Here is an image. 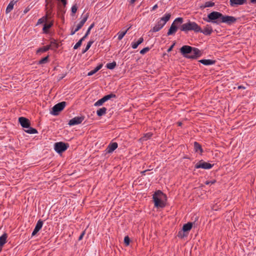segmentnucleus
Listing matches in <instances>:
<instances>
[{
  "mask_svg": "<svg viewBox=\"0 0 256 256\" xmlns=\"http://www.w3.org/2000/svg\"><path fill=\"white\" fill-rule=\"evenodd\" d=\"M77 10V7L76 5L73 6L72 7V12L73 14H75Z\"/></svg>",
  "mask_w": 256,
  "mask_h": 256,
  "instance_id": "47",
  "label": "nucleus"
},
{
  "mask_svg": "<svg viewBox=\"0 0 256 256\" xmlns=\"http://www.w3.org/2000/svg\"><path fill=\"white\" fill-rule=\"evenodd\" d=\"M236 18L233 16L222 14V17L220 21L222 23H224L228 26H230L234 24L236 22Z\"/></svg>",
  "mask_w": 256,
  "mask_h": 256,
  "instance_id": "8",
  "label": "nucleus"
},
{
  "mask_svg": "<svg viewBox=\"0 0 256 256\" xmlns=\"http://www.w3.org/2000/svg\"><path fill=\"white\" fill-rule=\"evenodd\" d=\"M222 17V14L218 12H212L208 14L206 18H204V20L208 22H212L216 24H220L222 23L220 21Z\"/></svg>",
  "mask_w": 256,
  "mask_h": 256,
  "instance_id": "4",
  "label": "nucleus"
},
{
  "mask_svg": "<svg viewBox=\"0 0 256 256\" xmlns=\"http://www.w3.org/2000/svg\"><path fill=\"white\" fill-rule=\"evenodd\" d=\"M30 10V8H26L24 11V14H26L27 13L28 11Z\"/></svg>",
  "mask_w": 256,
  "mask_h": 256,
  "instance_id": "52",
  "label": "nucleus"
},
{
  "mask_svg": "<svg viewBox=\"0 0 256 256\" xmlns=\"http://www.w3.org/2000/svg\"><path fill=\"white\" fill-rule=\"evenodd\" d=\"M106 110L107 108H106L102 107L96 111V114L98 116H102L106 114Z\"/></svg>",
  "mask_w": 256,
  "mask_h": 256,
  "instance_id": "24",
  "label": "nucleus"
},
{
  "mask_svg": "<svg viewBox=\"0 0 256 256\" xmlns=\"http://www.w3.org/2000/svg\"><path fill=\"white\" fill-rule=\"evenodd\" d=\"M238 89H244L245 88L242 86H238Z\"/></svg>",
  "mask_w": 256,
  "mask_h": 256,
  "instance_id": "53",
  "label": "nucleus"
},
{
  "mask_svg": "<svg viewBox=\"0 0 256 256\" xmlns=\"http://www.w3.org/2000/svg\"><path fill=\"white\" fill-rule=\"evenodd\" d=\"M246 3V0H230V4L232 7L243 5Z\"/></svg>",
  "mask_w": 256,
  "mask_h": 256,
  "instance_id": "16",
  "label": "nucleus"
},
{
  "mask_svg": "<svg viewBox=\"0 0 256 256\" xmlns=\"http://www.w3.org/2000/svg\"><path fill=\"white\" fill-rule=\"evenodd\" d=\"M50 49V46H42V48H39L37 51L36 52H44Z\"/></svg>",
  "mask_w": 256,
  "mask_h": 256,
  "instance_id": "28",
  "label": "nucleus"
},
{
  "mask_svg": "<svg viewBox=\"0 0 256 256\" xmlns=\"http://www.w3.org/2000/svg\"><path fill=\"white\" fill-rule=\"evenodd\" d=\"M84 40L81 38L74 46V49L76 50L82 44V42Z\"/></svg>",
  "mask_w": 256,
  "mask_h": 256,
  "instance_id": "39",
  "label": "nucleus"
},
{
  "mask_svg": "<svg viewBox=\"0 0 256 256\" xmlns=\"http://www.w3.org/2000/svg\"><path fill=\"white\" fill-rule=\"evenodd\" d=\"M158 4H155L154 6H153V7L152 8V10H156L157 8H158Z\"/></svg>",
  "mask_w": 256,
  "mask_h": 256,
  "instance_id": "51",
  "label": "nucleus"
},
{
  "mask_svg": "<svg viewBox=\"0 0 256 256\" xmlns=\"http://www.w3.org/2000/svg\"><path fill=\"white\" fill-rule=\"evenodd\" d=\"M50 14L51 12L50 10L47 11L46 14L44 16L38 20L36 25H39L40 24L46 22L48 20V18L50 17Z\"/></svg>",
  "mask_w": 256,
  "mask_h": 256,
  "instance_id": "17",
  "label": "nucleus"
},
{
  "mask_svg": "<svg viewBox=\"0 0 256 256\" xmlns=\"http://www.w3.org/2000/svg\"><path fill=\"white\" fill-rule=\"evenodd\" d=\"M144 42L143 38H140L136 42H132L131 44V46L132 48L136 49L138 46Z\"/></svg>",
  "mask_w": 256,
  "mask_h": 256,
  "instance_id": "21",
  "label": "nucleus"
},
{
  "mask_svg": "<svg viewBox=\"0 0 256 256\" xmlns=\"http://www.w3.org/2000/svg\"><path fill=\"white\" fill-rule=\"evenodd\" d=\"M214 5V3L212 2H208L205 4V7H212Z\"/></svg>",
  "mask_w": 256,
  "mask_h": 256,
  "instance_id": "44",
  "label": "nucleus"
},
{
  "mask_svg": "<svg viewBox=\"0 0 256 256\" xmlns=\"http://www.w3.org/2000/svg\"><path fill=\"white\" fill-rule=\"evenodd\" d=\"M116 66V62H112L108 63L106 65V67L107 68L110 70H113Z\"/></svg>",
  "mask_w": 256,
  "mask_h": 256,
  "instance_id": "33",
  "label": "nucleus"
},
{
  "mask_svg": "<svg viewBox=\"0 0 256 256\" xmlns=\"http://www.w3.org/2000/svg\"><path fill=\"white\" fill-rule=\"evenodd\" d=\"M216 182V181L215 180H210V181L207 180L205 182V184L206 185L212 184H214Z\"/></svg>",
  "mask_w": 256,
  "mask_h": 256,
  "instance_id": "48",
  "label": "nucleus"
},
{
  "mask_svg": "<svg viewBox=\"0 0 256 256\" xmlns=\"http://www.w3.org/2000/svg\"><path fill=\"white\" fill-rule=\"evenodd\" d=\"M47 5H48V4H46V9H47V8H47Z\"/></svg>",
  "mask_w": 256,
  "mask_h": 256,
  "instance_id": "59",
  "label": "nucleus"
},
{
  "mask_svg": "<svg viewBox=\"0 0 256 256\" xmlns=\"http://www.w3.org/2000/svg\"><path fill=\"white\" fill-rule=\"evenodd\" d=\"M84 119V116H76L69 120L68 124L70 126H72L80 124Z\"/></svg>",
  "mask_w": 256,
  "mask_h": 256,
  "instance_id": "11",
  "label": "nucleus"
},
{
  "mask_svg": "<svg viewBox=\"0 0 256 256\" xmlns=\"http://www.w3.org/2000/svg\"><path fill=\"white\" fill-rule=\"evenodd\" d=\"M148 170H144V171L142 172V174H145L147 171H148Z\"/></svg>",
  "mask_w": 256,
  "mask_h": 256,
  "instance_id": "55",
  "label": "nucleus"
},
{
  "mask_svg": "<svg viewBox=\"0 0 256 256\" xmlns=\"http://www.w3.org/2000/svg\"><path fill=\"white\" fill-rule=\"evenodd\" d=\"M4 244L2 242H0V248H2V246H3Z\"/></svg>",
  "mask_w": 256,
  "mask_h": 256,
  "instance_id": "56",
  "label": "nucleus"
},
{
  "mask_svg": "<svg viewBox=\"0 0 256 256\" xmlns=\"http://www.w3.org/2000/svg\"><path fill=\"white\" fill-rule=\"evenodd\" d=\"M53 25L52 22H51L49 24H44V27L42 28V30L44 33L48 34V29L50 28Z\"/></svg>",
  "mask_w": 256,
  "mask_h": 256,
  "instance_id": "25",
  "label": "nucleus"
},
{
  "mask_svg": "<svg viewBox=\"0 0 256 256\" xmlns=\"http://www.w3.org/2000/svg\"><path fill=\"white\" fill-rule=\"evenodd\" d=\"M48 57L49 56H48L42 58L38 62V64H46L47 62H48Z\"/></svg>",
  "mask_w": 256,
  "mask_h": 256,
  "instance_id": "35",
  "label": "nucleus"
},
{
  "mask_svg": "<svg viewBox=\"0 0 256 256\" xmlns=\"http://www.w3.org/2000/svg\"><path fill=\"white\" fill-rule=\"evenodd\" d=\"M66 105V102H62L55 104L50 112V114L54 116L58 115L59 112L64 110Z\"/></svg>",
  "mask_w": 256,
  "mask_h": 256,
  "instance_id": "6",
  "label": "nucleus"
},
{
  "mask_svg": "<svg viewBox=\"0 0 256 256\" xmlns=\"http://www.w3.org/2000/svg\"><path fill=\"white\" fill-rule=\"evenodd\" d=\"M214 164L206 162L203 160L199 161L195 165L196 168H203L204 170H209L212 168Z\"/></svg>",
  "mask_w": 256,
  "mask_h": 256,
  "instance_id": "9",
  "label": "nucleus"
},
{
  "mask_svg": "<svg viewBox=\"0 0 256 256\" xmlns=\"http://www.w3.org/2000/svg\"><path fill=\"white\" fill-rule=\"evenodd\" d=\"M170 16L171 14L170 13H166L160 19L166 24V23L170 20Z\"/></svg>",
  "mask_w": 256,
  "mask_h": 256,
  "instance_id": "27",
  "label": "nucleus"
},
{
  "mask_svg": "<svg viewBox=\"0 0 256 256\" xmlns=\"http://www.w3.org/2000/svg\"><path fill=\"white\" fill-rule=\"evenodd\" d=\"M188 233H186V232H184L182 230L179 231L178 234V236L180 238H183L184 236H187Z\"/></svg>",
  "mask_w": 256,
  "mask_h": 256,
  "instance_id": "38",
  "label": "nucleus"
},
{
  "mask_svg": "<svg viewBox=\"0 0 256 256\" xmlns=\"http://www.w3.org/2000/svg\"><path fill=\"white\" fill-rule=\"evenodd\" d=\"M250 2L252 4H256V0H250Z\"/></svg>",
  "mask_w": 256,
  "mask_h": 256,
  "instance_id": "54",
  "label": "nucleus"
},
{
  "mask_svg": "<svg viewBox=\"0 0 256 256\" xmlns=\"http://www.w3.org/2000/svg\"><path fill=\"white\" fill-rule=\"evenodd\" d=\"M192 226L193 222H188L184 224L182 230L184 232L188 233V232L192 229Z\"/></svg>",
  "mask_w": 256,
  "mask_h": 256,
  "instance_id": "19",
  "label": "nucleus"
},
{
  "mask_svg": "<svg viewBox=\"0 0 256 256\" xmlns=\"http://www.w3.org/2000/svg\"><path fill=\"white\" fill-rule=\"evenodd\" d=\"M180 52L185 58L192 60L197 59L202 56V52L198 48L187 45L180 48Z\"/></svg>",
  "mask_w": 256,
  "mask_h": 256,
  "instance_id": "1",
  "label": "nucleus"
},
{
  "mask_svg": "<svg viewBox=\"0 0 256 256\" xmlns=\"http://www.w3.org/2000/svg\"><path fill=\"white\" fill-rule=\"evenodd\" d=\"M162 29V28L160 27V26L158 24H157L153 27V28L150 30V32H157L160 30Z\"/></svg>",
  "mask_w": 256,
  "mask_h": 256,
  "instance_id": "40",
  "label": "nucleus"
},
{
  "mask_svg": "<svg viewBox=\"0 0 256 256\" xmlns=\"http://www.w3.org/2000/svg\"><path fill=\"white\" fill-rule=\"evenodd\" d=\"M174 45V44L170 46V48L168 50V52H170L172 50Z\"/></svg>",
  "mask_w": 256,
  "mask_h": 256,
  "instance_id": "50",
  "label": "nucleus"
},
{
  "mask_svg": "<svg viewBox=\"0 0 256 256\" xmlns=\"http://www.w3.org/2000/svg\"><path fill=\"white\" fill-rule=\"evenodd\" d=\"M150 48L148 47L144 48L140 51V54H144L148 52Z\"/></svg>",
  "mask_w": 256,
  "mask_h": 256,
  "instance_id": "42",
  "label": "nucleus"
},
{
  "mask_svg": "<svg viewBox=\"0 0 256 256\" xmlns=\"http://www.w3.org/2000/svg\"><path fill=\"white\" fill-rule=\"evenodd\" d=\"M200 27L194 22L188 20V22L184 24H182L180 26V30L186 33L188 31L193 30L195 32H199L200 31Z\"/></svg>",
  "mask_w": 256,
  "mask_h": 256,
  "instance_id": "2",
  "label": "nucleus"
},
{
  "mask_svg": "<svg viewBox=\"0 0 256 256\" xmlns=\"http://www.w3.org/2000/svg\"><path fill=\"white\" fill-rule=\"evenodd\" d=\"M135 1L136 0H131V2L134 3Z\"/></svg>",
  "mask_w": 256,
  "mask_h": 256,
  "instance_id": "57",
  "label": "nucleus"
},
{
  "mask_svg": "<svg viewBox=\"0 0 256 256\" xmlns=\"http://www.w3.org/2000/svg\"><path fill=\"white\" fill-rule=\"evenodd\" d=\"M118 146L116 142H110L106 150V152L107 154L112 153Z\"/></svg>",
  "mask_w": 256,
  "mask_h": 256,
  "instance_id": "14",
  "label": "nucleus"
},
{
  "mask_svg": "<svg viewBox=\"0 0 256 256\" xmlns=\"http://www.w3.org/2000/svg\"><path fill=\"white\" fill-rule=\"evenodd\" d=\"M18 122L20 124L21 126L24 128H28V126H30V120L24 118V117H20L18 118Z\"/></svg>",
  "mask_w": 256,
  "mask_h": 256,
  "instance_id": "13",
  "label": "nucleus"
},
{
  "mask_svg": "<svg viewBox=\"0 0 256 256\" xmlns=\"http://www.w3.org/2000/svg\"><path fill=\"white\" fill-rule=\"evenodd\" d=\"M199 32L203 34L205 36H210L213 32L212 26L210 24H206L203 29L200 28Z\"/></svg>",
  "mask_w": 256,
  "mask_h": 256,
  "instance_id": "12",
  "label": "nucleus"
},
{
  "mask_svg": "<svg viewBox=\"0 0 256 256\" xmlns=\"http://www.w3.org/2000/svg\"><path fill=\"white\" fill-rule=\"evenodd\" d=\"M7 234L4 233L2 236H0V242H2L4 244L6 242Z\"/></svg>",
  "mask_w": 256,
  "mask_h": 256,
  "instance_id": "34",
  "label": "nucleus"
},
{
  "mask_svg": "<svg viewBox=\"0 0 256 256\" xmlns=\"http://www.w3.org/2000/svg\"><path fill=\"white\" fill-rule=\"evenodd\" d=\"M16 2H17V0H16L15 2L12 0V1H11L9 3V4L7 6L6 10V14H8L12 10V9L14 8V4H16Z\"/></svg>",
  "mask_w": 256,
  "mask_h": 256,
  "instance_id": "20",
  "label": "nucleus"
},
{
  "mask_svg": "<svg viewBox=\"0 0 256 256\" xmlns=\"http://www.w3.org/2000/svg\"><path fill=\"white\" fill-rule=\"evenodd\" d=\"M194 150L196 152H200L202 154L203 152V150L202 148L201 145L196 142H194Z\"/></svg>",
  "mask_w": 256,
  "mask_h": 256,
  "instance_id": "22",
  "label": "nucleus"
},
{
  "mask_svg": "<svg viewBox=\"0 0 256 256\" xmlns=\"http://www.w3.org/2000/svg\"><path fill=\"white\" fill-rule=\"evenodd\" d=\"M166 196L162 191L158 190L156 191L153 194V200L154 206L157 208H164L165 206L164 199H166Z\"/></svg>",
  "mask_w": 256,
  "mask_h": 256,
  "instance_id": "3",
  "label": "nucleus"
},
{
  "mask_svg": "<svg viewBox=\"0 0 256 256\" xmlns=\"http://www.w3.org/2000/svg\"><path fill=\"white\" fill-rule=\"evenodd\" d=\"M181 124H182V123H181V122H180V123L178 124V125H179V126H181Z\"/></svg>",
  "mask_w": 256,
  "mask_h": 256,
  "instance_id": "58",
  "label": "nucleus"
},
{
  "mask_svg": "<svg viewBox=\"0 0 256 256\" xmlns=\"http://www.w3.org/2000/svg\"><path fill=\"white\" fill-rule=\"evenodd\" d=\"M94 23H92V24H91L90 26L88 27L84 36L82 38L84 40L86 38V37L89 35L91 30L94 28Z\"/></svg>",
  "mask_w": 256,
  "mask_h": 256,
  "instance_id": "30",
  "label": "nucleus"
},
{
  "mask_svg": "<svg viewBox=\"0 0 256 256\" xmlns=\"http://www.w3.org/2000/svg\"><path fill=\"white\" fill-rule=\"evenodd\" d=\"M2 250V248H0V252H1Z\"/></svg>",
  "mask_w": 256,
  "mask_h": 256,
  "instance_id": "60",
  "label": "nucleus"
},
{
  "mask_svg": "<svg viewBox=\"0 0 256 256\" xmlns=\"http://www.w3.org/2000/svg\"><path fill=\"white\" fill-rule=\"evenodd\" d=\"M50 48L52 46H54L56 48H58V44L55 40H53L51 41L50 44Z\"/></svg>",
  "mask_w": 256,
  "mask_h": 256,
  "instance_id": "43",
  "label": "nucleus"
},
{
  "mask_svg": "<svg viewBox=\"0 0 256 256\" xmlns=\"http://www.w3.org/2000/svg\"><path fill=\"white\" fill-rule=\"evenodd\" d=\"M152 134L150 132H148L142 138V140L144 141V140H146L148 139H150L152 136Z\"/></svg>",
  "mask_w": 256,
  "mask_h": 256,
  "instance_id": "37",
  "label": "nucleus"
},
{
  "mask_svg": "<svg viewBox=\"0 0 256 256\" xmlns=\"http://www.w3.org/2000/svg\"><path fill=\"white\" fill-rule=\"evenodd\" d=\"M94 40H90L88 42L86 48L82 50V54H84L85 52H86L89 50V48H90L91 46L94 43Z\"/></svg>",
  "mask_w": 256,
  "mask_h": 256,
  "instance_id": "31",
  "label": "nucleus"
},
{
  "mask_svg": "<svg viewBox=\"0 0 256 256\" xmlns=\"http://www.w3.org/2000/svg\"><path fill=\"white\" fill-rule=\"evenodd\" d=\"M106 102V100H105V99L103 97L102 98L98 100L97 102H96L94 104V106H102L104 102Z\"/></svg>",
  "mask_w": 256,
  "mask_h": 256,
  "instance_id": "32",
  "label": "nucleus"
},
{
  "mask_svg": "<svg viewBox=\"0 0 256 256\" xmlns=\"http://www.w3.org/2000/svg\"><path fill=\"white\" fill-rule=\"evenodd\" d=\"M69 147V144L63 142H58L54 144V150L58 154H60L66 150Z\"/></svg>",
  "mask_w": 256,
  "mask_h": 256,
  "instance_id": "7",
  "label": "nucleus"
},
{
  "mask_svg": "<svg viewBox=\"0 0 256 256\" xmlns=\"http://www.w3.org/2000/svg\"><path fill=\"white\" fill-rule=\"evenodd\" d=\"M198 62L205 66L212 65L216 63L215 60H209V59L200 60Z\"/></svg>",
  "mask_w": 256,
  "mask_h": 256,
  "instance_id": "18",
  "label": "nucleus"
},
{
  "mask_svg": "<svg viewBox=\"0 0 256 256\" xmlns=\"http://www.w3.org/2000/svg\"><path fill=\"white\" fill-rule=\"evenodd\" d=\"M102 66L103 65L102 64H98L93 70L89 72L88 74V76H91L94 74L95 73H96L97 72H98L102 68Z\"/></svg>",
  "mask_w": 256,
  "mask_h": 256,
  "instance_id": "23",
  "label": "nucleus"
},
{
  "mask_svg": "<svg viewBox=\"0 0 256 256\" xmlns=\"http://www.w3.org/2000/svg\"><path fill=\"white\" fill-rule=\"evenodd\" d=\"M43 226V222L41 220H39L36 224V226L32 232V236H35L42 228V226Z\"/></svg>",
  "mask_w": 256,
  "mask_h": 256,
  "instance_id": "15",
  "label": "nucleus"
},
{
  "mask_svg": "<svg viewBox=\"0 0 256 256\" xmlns=\"http://www.w3.org/2000/svg\"><path fill=\"white\" fill-rule=\"evenodd\" d=\"M88 17V14L87 13L84 16L82 20L77 25L76 28L74 30L73 28L72 29L71 32H70V35H74L76 32H78V30H80L82 27V26L84 25V24L87 20Z\"/></svg>",
  "mask_w": 256,
  "mask_h": 256,
  "instance_id": "10",
  "label": "nucleus"
},
{
  "mask_svg": "<svg viewBox=\"0 0 256 256\" xmlns=\"http://www.w3.org/2000/svg\"><path fill=\"white\" fill-rule=\"evenodd\" d=\"M124 242L126 246L130 244V239L128 236H126L124 238Z\"/></svg>",
  "mask_w": 256,
  "mask_h": 256,
  "instance_id": "46",
  "label": "nucleus"
},
{
  "mask_svg": "<svg viewBox=\"0 0 256 256\" xmlns=\"http://www.w3.org/2000/svg\"><path fill=\"white\" fill-rule=\"evenodd\" d=\"M129 29H130V28H127L125 31H120L118 33V38L119 40H121L124 38V36L126 34L127 32L128 31V30Z\"/></svg>",
  "mask_w": 256,
  "mask_h": 256,
  "instance_id": "29",
  "label": "nucleus"
},
{
  "mask_svg": "<svg viewBox=\"0 0 256 256\" xmlns=\"http://www.w3.org/2000/svg\"><path fill=\"white\" fill-rule=\"evenodd\" d=\"M58 0L59 1V2H60L62 3V4L63 5V8L62 6L60 8L61 11L63 12H64V10H63L62 8L64 9V7L66 5V4H67L66 0Z\"/></svg>",
  "mask_w": 256,
  "mask_h": 256,
  "instance_id": "41",
  "label": "nucleus"
},
{
  "mask_svg": "<svg viewBox=\"0 0 256 256\" xmlns=\"http://www.w3.org/2000/svg\"><path fill=\"white\" fill-rule=\"evenodd\" d=\"M184 22V19L182 18H176L172 23V24L170 28L167 32V36H172L176 34L178 28L180 29V26Z\"/></svg>",
  "mask_w": 256,
  "mask_h": 256,
  "instance_id": "5",
  "label": "nucleus"
},
{
  "mask_svg": "<svg viewBox=\"0 0 256 256\" xmlns=\"http://www.w3.org/2000/svg\"><path fill=\"white\" fill-rule=\"evenodd\" d=\"M116 95L112 93H111L109 94L106 95L104 96V98L105 99V100H106V102L108 101V100L111 99L112 98H116Z\"/></svg>",
  "mask_w": 256,
  "mask_h": 256,
  "instance_id": "36",
  "label": "nucleus"
},
{
  "mask_svg": "<svg viewBox=\"0 0 256 256\" xmlns=\"http://www.w3.org/2000/svg\"><path fill=\"white\" fill-rule=\"evenodd\" d=\"M84 234H85V231H84L82 232V234H80V236L78 238V240H80L82 239Z\"/></svg>",
  "mask_w": 256,
  "mask_h": 256,
  "instance_id": "49",
  "label": "nucleus"
},
{
  "mask_svg": "<svg viewBox=\"0 0 256 256\" xmlns=\"http://www.w3.org/2000/svg\"><path fill=\"white\" fill-rule=\"evenodd\" d=\"M26 128V130H25L24 131L28 134H35L38 133L37 130L36 128L30 127V126H28V128Z\"/></svg>",
  "mask_w": 256,
  "mask_h": 256,
  "instance_id": "26",
  "label": "nucleus"
},
{
  "mask_svg": "<svg viewBox=\"0 0 256 256\" xmlns=\"http://www.w3.org/2000/svg\"><path fill=\"white\" fill-rule=\"evenodd\" d=\"M158 24L160 27L162 28L164 26V25L166 24L163 21H162L160 19L158 21V22L156 23Z\"/></svg>",
  "mask_w": 256,
  "mask_h": 256,
  "instance_id": "45",
  "label": "nucleus"
}]
</instances>
